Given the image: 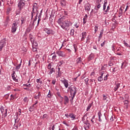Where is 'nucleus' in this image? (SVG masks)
I'll use <instances>...</instances> for the list:
<instances>
[{
	"mask_svg": "<svg viewBox=\"0 0 130 130\" xmlns=\"http://www.w3.org/2000/svg\"><path fill=\"white\" fill-rule=\"evenodd\" d=\"M60 5L62 7H64L66 6V0H61Z\"/></svg>",
	"mask_w": 130,
	"mask_h": 130,
	"instance_id": "obj_27",
	"label": "nucleus"
},
{
	"mask_svg": "<svg viewBox=\"0 0 130 130\" xmlns=\"http://www.w3.org/2000/svg\"><path fill=\"white\" fill-rule=\"evenodd\" d=\"M103 100H107V96L105 95H103Z\"/></svg>",
	"mask_w": 130,
	"mask_h": 130,
	"instance_id": "obj_44",
	"label": "nucleus"
},
{
	"mask_svg": "<svg viewBox=\"0 0 130 130\" xmlns=\"http://www.w3.org/2000/svg\"><path fill=\"white\" fill-rule=\"evenodd\" d=\"M74 48L75 49V52H77V47L76 45H74Z\"/></svg>",
	"mask_w": 130,
	"mask_h": 130,
	"instance_id": "obj_51",
	"label": "nucleus"
},
{
	"mask_svg": "<svg viewBox=\"0 0 130 130\" xmlns=\"http://www.w3.org/2000/svg\"><path fill=\"white\" fill-rule=\"evenodd\" d=\"M35 108H36V106L33 105L32 106L29 107V111H30V112H32V111H33V110H34Z\"/></svg>",
	"mask_w": 130,
	"mask_h": 130,
	"instance_id": "obj_23",
	"label": "nucleus"
},
{
	"mask_svg": "<svg viewBox=\"0 0 130 130\" xmlns=\"http://www.w3.org/2000/svg\"><path fill=\"white\" fill-rule=\"evenodd\" d=\"M23 86L27 87V88H30L31 87V84H23Z\"/></svg>",
	"mask_w": 130,
	"mask_h": 130,
	"instance_id": "obj_36",
	"label": "nucleus"
},
{
	"mask_svg": "<svg viewBox=\"0 0 130 130\" xmlns=\"http://www.w3.org/2000/svg\"><path fill=\"white\" fill-rule=\"evenodd\" d=\"M63 124H65V125H67V126H68V123H67V122L63 121Z\"/></svg>",
	"mask_w": 130,
	"mask_h": 130,
	"instance_id": "obj_59",
	"label": "nucleus"
},
{
	"mask_svg": "<svg viewBox=\"0 0 130 130\" xmlns=\"http://www.w3.org/2000/svg\"><path fill=\"white\" fill-rule=\"evenodd\" d=\"M6 39H4L0 42V50H3V48L6 46Z\"/></svg>",
	"mask_w": 130,
	"mask_h": 130,
	"instance_id": "obj_6",
	"label": "nucleus"
},
{
	"mask_svg": "<svg viewBox=\"0 0 130 130\" xmlns=\"http://www.w3.org/2000/svg\"><path fill=\"white\" fill-rule=\"evenodd\" d=\"M36 82L39 84V85H42L43 84V82L41 81V78L37 79Z\"/></svg>",
	"mask_w": 130,
	"mask_h": 130,
	"instance_id": "obj_20",
	"label": "nucleus"
},
{
	"mask_svg": "<svg viewBox=\"0 0 130 130\" xmlns=\"http://www.w3.org/2000/svg\"><path fill=\"white\" fill-rule=\"evenodd\" d=\"M104 75V72H103L101 76L99 77H98V81L99 82H101V81H103V75Z\"/></svg>",
	"mask_w": 130,
	"mask_h": 130,
	"instance_id": "obj_15",
	"label": "nucleus"
},
{
	"mask_svg": "<svg viewBox=\"0 0 130 130\" xmlns=\"http://www.w3.org/2000/svg\"><path fill=\"white\" fill-rule=\"evenodd\" d=\"M53 64V63H49L48 65V69L49 70H51V69H52V67Z\"/></svg>",
	"mask_w": 130,
	"mask_h": 130,
	"instance_id": "obj_30",
	"label": "nucleus"
},
{
	"mask_svg": "<svg viewBox=\"0 0 130 130\" xmlns=\"http://www.w3.org/2000/svg\"><path fill=\"white\" fill-rule=\"evenodd\" d=\"M87 37V32H84L82 33L81 41H84L85 39Z\"/></svg>",
	"mask_w": 130,
	"mask_h": 130,
	"instance_id": "obj_11",
	"label": "nucleus"
},
{
	"mask_svg": "<svg viewBox=\"0 0 130 130\" xmlns=\"http://www.w3.org/2000/svg\"><path fill=\"white\" fill-rule=\"evenodd\" d=\"M24 89L26 90V91H29L30 90V89L28 88H24Z\"/></svg>",
	"mask_w": 130,
	"mask_h": 130,
	"instance_id": "obj_60",
	"label": "nucleus"
},
{
	"mask_svg": "<svg viewBox=\"0 0 130 130\" xmlns=\"http://www.w3.org/2000/svg\"><path fill=\"white\" fill-rule=\"evenodd\" d=\"M94 54H91L88 57V60L90 61L92 60V59H94Z\"/></svg>",
	"mask_w": 130,
	"mask_h": 130,
	"instance_id": "obj_21",
	"label": "nucleus"
},
{
	"mask_svg": "<svg viewBox=\"0 0 130 130\" xmlns=\"http://www.w3.org/2000/svg\"><path fill=\"white\" fill-rule=\"evenodd\" d=\"M11 100H14V95L13 94L11 95Z\"/></svg>",
	"mask_w": 130,
	"mask_h": 130,
	"instance_id": "obj_56",
	"label": "nucleus"
},
{
	"mask_svg": "<svg viewBox=\"0 0 130 130\" xmlns=\"http://www.w3.org/2000/svg\"><path fill=\"white\" fill-rule=\"evenodd\" d=\"M23 101H24V102H25V103H26L27 102H29V99H28L27 97H25L23 99Z\"/></svg>",
	"mask_w": 130,
	"mask_h": 130,
	"instance_id": "obj_32",
	"label": "nucleus"
},
{
	"mask_svg": "<svg viewBox=\"0 0 130 130\" xmlns=\"http://www.w3.org/2000/svg\"><path fill=\"white\" fill-rule=\"evenodd\" d=\"M112 50L113 51H114L115 50V44H113L112 46Z\"/></svg>",
	"mask_w": 130,
	"mask_h": 130,
	"instance_id": "obj_38",
	"label": "nucleus"
},
{
	"mask_svg": "<svg viewBox=\"0 0 130 130\" xmlns=\"http://www.w3.org/2000/svg\"><path fill=\"white\" fill-rule=\"evenodd\" d=\"M100 8H101V5L100 4H99L98 6H97V9L98 10L100 9Z\"/></svg>",
	"mask_w": 130,
	"mask_h": 130,
	"instance_id": "obj_54",
	"label": "nucleus"
},
{
	"mask_svg": "<svg viewBox=\"0 0 130 130\" xmlns=\"http://www.w3.org/2000/svg\"><path fill=\"white\" fill-rule=\"evenodd\" d=\"M119 17H120V16H121V15H122V11H121V10L119 11Z\"/></svg>",
	"mask_w": 130,
	"mask_h": 130,
	"instance_id": "obj_47",
	"label": "nucleus"
},
{
	"mask_svg": "<svg viewBox=\"0 0 130 130\" xmlns=\"http://www.w3.org/2000/svg\"><path fill=\"white\" fill-rule=\"evenodd\" d=\"M30 41H31V43L34 44L35 42L34 39H33L32 38H31Z\"/></svg>",
	"mask_w": 130,
	"mask_h": 130,
	"instance_id": "obj_45",
	"label": "nucleus"
},
{
	"mask_svg": "<svg viewBox=\"0 0 130 130\" xmlns=\"http://www.w3.org/2000/svg\"><path fill=\"white\" fill-rule=\"evenodd\" d=\"M94 75H95V73H94V72H92V73L90 74L91 77H94Z\"/></svg>",
	"mask_w": 130,
	"mask_h": 130,
	"instance_id": "obj_53",
	"label": "nucleus"
},
{
	"mask_svg": "<svg viewBox=\"0 0 130 130\" xmlns=\"http://www.w3.org/2000/svg\"><path fill=\"white\" fill-rule=\"evenodd\" d=\"M0 109L2 113V116H3V117H6L8 115V111L7 110V109H4V107L1 106Z\"/></svg>",
	"mask_w": 130,
	"mask_h": 130,
	"instance_id": "obj_5",
	"label": "nucleus"
},
{
	"mask_svg": "<svg viewBox=\"0 0 130 130\" xmlns=\"http://www.w3.org/2000/svg\"><path fill=\"white\" fill-rule=\"evenodd\" d=\"M12 78L15 82H18V79H17V77H15V74L14 73L12 74Z\"/></svg>",
	"mask_w": 130,
	"mask_h": 130,
	"instance_id": "obj_28",
	"label": "nucleus"
},
{
	"mask_svg": "<svg viewBox=\"0 0 130 130\" xmlns=\"http://www.w3.org/2000/svg\"><path fill=\"white\" fill-rule=\"evenodd\" d=\"M53 94H52V93L50 91V90H49L48 94L47 95V98H49L50 99L51 97H52Z\"/></svg>",
	"mask_w": 130,
	"mask_h": 130,
	"instance_id": "obj_19",
	"label": "nucleus"
},
{
	"mask_svg": "<svg viewBox=\"0 0 130 130\" xmlns=\"http://www.w3.org/2000/svg\"><path fill=\"white\" fill-rule=\"evenodd\" d=\"M103 35V30H101L100 36L99 37V39H100L101 38H102Z\"/></svg>",
	"mask_w": 130,
	"mask_h": 130,
	"instance_id": "obj_33",
	"label": "nucleus"
},
{
	"mask_svg": "<svg viewBox=\"0 0 130 130\" xmlns=\"http://www.w3.org/2000/svg\"><path fill=\"white\" fill-rule=\"evenodd\" d=\"M69 98L68 96H67V95H64V104L65 105H67V104H68V103H69Z\"/></svg>",
	"mask_w": 130,
	"mask_h": 130,
	"instance_id": "obj_12",
	"label": "nucleus"
},
{
	"mask_svg": "<svg viewBox=\"0 0 130 130\" xmlns=\"http://www.w3.org/2000/svg\"><path fill=\"white\" fill-rule=\"evenodd\" d=\"M55 58H56V55H54L52 56V59L53 60H55Z\"/></svg>",
	"mask_w": 130,
	"mask_h": 130,
	"instance_id": "obj_43",
	"label": "nucleus"
},
{
	"mask_svg": "<svg viewBox=\"0 0 130 130\" xmlns=\"http://www.w3.org/2000/svg\"><path fill=\"white\" fill-rule=\"evenodd\" d=\"M57 54L58 55V56H61L62 57L66 56V54H64V52L61 51L57 52Z\"/></svg>",
	"mask_w": 130,
	"mask_h": 130,
	"instance_id": "obj_10",
	"label": "nucleus"
},
{
	"mask_svg": "<svg viewBox=\"0 0 130 130\" xmlns=\"http://www.w3.org/2000/svg\"><path fill=\"white\" fill-rule=\"evenodd\" d=\"M107 78H108V75H106L105 77L104 78V81H106L107 80Z\"/></svg>",
	"mask_w": 130,
	"mask_h": 130,
	"instance_id": "obj_41",
	"label": "nucleus"
},
{
	"mask_svg": "<svg viewBox=\"0 0 130 130\" xmlns=\"http://www.w3.org/2000/svg\"><path fill=\"white\" fill-rule=\"evenodd\" d=\"M83 2V0H79V5H81V3H82Z\"/></svg>",
	"mask_w": 130,
	"mask_h": 130,
	"instance_id": "obj_64",
	"label": "nucleus"
},
{
	"mask_svg": "<svg viewBox=\"0 0 130 130\" xmlns=\"http://www.w3.org/2000/svg\"><path fill=\"white\" fill-rule=\"evenodd\" d=\"M44 31L47 33V34H54V31L52 30V29H49L48 28H45Z\"/></svg>",
	"mask_w": 130,
	"mask_h": 130,
	"instance_id": "obj_9",
	"label": "nucleus"
},
{
	"mask_svg": "<svg viewBox=\"0 0 130 130\" xmlns=\"http://www.w3.org/2000/svg\"><path fill=\"white\" fill-rule=\"evenodd\" d=\"M12 10H13V9L12 8V7H9L7 8V11H6V14L7 15H9V14H10V13L11 12V11H12Z\"/></svg>",
	"mask_w": 130,
	"mask_h": 130,
	"instance_id": "obj_18",
	"label": "nucleus"
},
{
	"mask_svg": "<svg viewBox=\"0 0 130 130\" xmlns=\"http://www.w3.org/2000/svg\"><path fill=\"white\" fill-rule=\"evenodd\" d=\"M84 18L85 19V20H87V18H88V15L85 14V15L84 17Z\"/></svg>",
	"mask_w": 130,
	"mask_h": 130,
	"instance_id": "obj_57",
	"label": "nucleus"
},
{
	"mask_svg": "<svg viewBox=\"0 0 130 130\" xmlns=\"http://www.w3.org/2000/svg\"><path fill=\"white\" fill-rule=\"evenodd\" d=\"M74 32H75V30L74 29H71V32H70L71 35H72V36L74 35Z\"/></svg>",
	"mask_w": 130,
	"mask_h": 130,
	"instance_id": "obj_40",
	"label": "nucleus"
},
{
	"mask_svg": "<svg viewBox=\"0 0 130 130\" xmlns=\"http://www.w3.org/2000/svg\"><path fill=\"white\" fill-rule=\"evenodd\" d=\"M85 10L88 13L89 11L91 10V5H90V4H89V3L85 4Z\"/></svg>",
	"mask_w": 130,
	"mask_h": 130,
	"instance_id": "obj_8",
	"label": "nucleus"
},
{
	"mask_svg": "<svg viewBox=\"0 0 130 130\" xmlns=\"http://www.w3.org/2000/svg\"><path fill=\"white\" fill-rule=\"evenodd\" d=\"M37 96H38V97L40 98L41 96V94H40V92H39Z\"/></svg>",
	"mask_w": 130,
	"mask_h": 130,
	"instance_id": "obj_61",
	"label": "nucleus"
},
{
	"mask_svg": "<svg viewBox=\"0 0 130 130\" xmlns=\"http://www.w3.org/2000/svg\"><path fill=\"white\" fill-rule=\"evenodd\" d=\"M21 63L19 64H18L17 66H16V70H20V68H21Z\"/></svg>",
	"mask_w": 130,
	"mask_h": 130,
	"instance_id": "obj_34",
	"label": "nucleus"
},
{
	"mask_svg": "<svg viewBox=\"0 0 130 130\" xmlns=\"http://www.w3.org/2000/svg\"><path fill=\"white\" fill-rule=\"evenodd\" d=\"M90 126H91V124H90V123H86L85 124L84 127L85 130H87L89 129V127H90Z\"/></svg>",
	"mask_w": 130,
	"mask_h": 130,
	"instance_id": "obj_14",
	"label": "nucleus"
},
{
	"mask_svg": "<svg viewBox=\"0 0 130 130\" xmlns=\"http://www.w3.org/2000/svg\"><path fill=\"white\" fill-rule=\"evenodd\" d=\"M110 9V7L109 6H108L107 8V10L105 11V12L107 13V12H108Z\"/></svg>",
	"mask_w": 130,
	"mask_h": 130,
	"instance_id": "obj_42",
	"label": "nucleus"
},
{
	"mask_svg": "<svg viewBox=\"0 0 130 130\" xmlns=\"http://www.w3.org/2000/svg\"><path fill=\"white\" fill-rule=\"evenodd\" d=\"M55 72V69H54V68H52L51 69H50V71H49V75H51L52 73H54Z\"/></svg>",
	"mask_w": 130,
	"mask_h": 130,
	"instance_id": "obj_24",
	"label": "nucleus"
},
{
	"mask_svg": "<svg viewBox=\"0 0 130 130\" xmlns=\"http://www.w3.org/2000/svg\"><path fill=\"white\" fill-rule=\"evenodd\" d=\"M77 63H78V64H81V63H82V58L79 57L77 59Z\"/></svg>",
	"mask_w": 130,
	"mask_h": 130,
	"instance_id": "obj_26",
	"label": "nucleus"
},
{
	"mask_svg": "<svg viewBox=\"0 0 130 130\" xmlns=\"http://www.w3.org/2000/svg\"><path fill=\"white\" fill-rule=\"evenodd\" d=\"M57 23L61 26L62 29H66V27H69L71 26L72 22L69 20H66L64 18L62 17L59 19L57 21Z\"/></svg>",
	"mask_w": 130,
	"mask_h": 130,
	"instance_id": "obj_1",
	"label": "nucleus"
},
{
	"mask_svg": "<svg viewBox=\"0 0 130 130\" xmlns=\"http://www.w3.org/2000/svg\"><path fill=\"white\" fill-rule=\"evenodd\" d=\"M6 22H10V17L9 16L6 18Z\"/></svg>",
	"mask_w": 130,
	"mask_h": 130,
	"instance_id": "obj_48",
	"label": "nucleus"
},
{
	"mask_svg": "<svg viewBox=\"0 0 130 130\" xmlns=\"http://www.w3.org/2000/svg\"><path fill=\"white\" fill-rule=\"evenodd\" d=\"M36 14H38V4L34 3L32 4V9L31 11V19H33V16Z\"/></svg>",
	"mask_w": 130,
	"mask_h": 130,
	"instance_id": "obj_2",
	"label": "nucleus"
},
{
	"mask_svg": "<svg viewBox=\"0 0 130 130\" xmlns=\"http://www.w3.org/2000/svg\"><path fill=\"white\" fill-rule=\"evenodd\" d=\"M92 105H93V104H92V103L89 104L87 108L86 111H89V110H90V109L92 107Z\"/></svg>",
	"mask_w": 130,
	"mask_h": 130,
	"instance_id": "obj_29",
	"label": "nucleus"
},
{
	"mask_svg": "<svg viewBox=\"0 0 130 130\" xmlns=\"http://www.w3.org/2000/svg\"><path fill=\"white\" fill-rule=\"evenodd\" d=\"M98 116H99V121L101 122L102 121V114H101V112H99L98 113Z\"/></svg>",
	"mask_w": 130,
	"mask_h": 130,
	"instance_id": "obj_22",
	"label": "nucleus"
},
{
	"mask_svg": "<svg viewBox=\"0 0 130 130\" xmlns=\"http://www.w3.org/2000/svg\"><path fill=\"white\" fill-rule=\"evenodd\" d=\"M72 130H78V127L77 126L74 127Z\"/></svg>",
	"mask_w": 130,
	"mask_h": 130,
	"instance_id": "obj_55",
	"label": "nucleus"
},
{
	"mask_svg": "<svg viewBox=\"0 0 130 130\" xmlns=\"http://www.w3.org/2000/svg\"><path fill=\"white\" fill-rule=\"evenodd\" d=\"M88 81H89V79L86 78V79H85V82L86 83H88Z\"/></svg>",
	"mask_w": 130,
	"mask_h": 130,
	"instance_id": "obj_58",
	"label": "nucleus"
},
{
	"mask_svg": "<svg viewBox=\"0 0 130 130\" xmlns=\"http://www.w3.org/2000/svg\"><path fill=\"white\" fill-rule=\"evenodd\" d=\"M123 42H124V45H125V46H126L128 48H130L129 45H128V44H127V43H126L125 41H124Z\"/></svg>",
	"mask_w": 130,
	"mask_h": 130,
	"instance_id": "obj_31",
	"label": "nucleus"
},
{
	"mask_svg": "<svg viewBox=\"0 0 130 130\" xmlns=\"http://www.w3.org/2000/svg\"><path fill=\"white\" fill-rule=\"evenodd\" d=\"M69 116L72 119H76V115L74 113H69Z\"/></svg>",
	"mask_w": 130,
	"mask_h": 130,
	"instance_id": "obj_16",
	"label": "nucleus"
},
{
	"mask_svg": "<svg viewBox=\"0 0 130 130\" xmlns=\"http://www.w3.org/2000/svg\"><path fill=\"white\" fill-rule=\"evenodd\" d=\"M101 46H102V47H103V46H104V45H105V41L103 42V43H102V44H101Z\"/></svg>",
	"mask_w": 130,
	"mask_h": 130,
	"instance_id": "obj_52",
	"label": "nucleus"
},
{
	"mask_svg": "<svg viewBox=\"0 0 130 130\" xmlns=\"http://www.w3.org/2000/svg\"><path fill=\"white\" fill-rule=\"evenodd\" d=\"M65 116L66 117H67L68 118H69V117H70V114H65Z\"/></svg>",
	"mask_w": 130,
	"mask_h": 130,
	"instance_id": "obj_50",
	"label": "nucleus"
},
{
	"mask_svg": "<svg viewBox=\"0 0 130 130\" xmlns=\"http://www.w3.org/2000/svg\"><path fill=\"white\" fill-rule=\"evenodd\" d=\"M37 103H38V101H36V103L34 104L33 105H34V106H36V104H37Z\"/></svg>",
	"mask_w": 130,
	"mask_h": 130,
	"instance_id": "obj_63",
	"label": "nucleus"
},
{
	"mask_svg": "<svg viewBox=\"0 0 130 130\" xmlns=\"http://www.w3.org/2000/svg\"><path fill=\"white\" fill-rule=\"evenodd\" d=\"M18 27H19V21H16L13 23L11 30L12 33H15L17 31Z\"/></svg>",
	"mask_w": 130,
	"mask_h": 130,
	"instance_id": "obj_4",
	"label": "nucleus"
},
{
	"mask_svg": "<svg viewBox=\"0 0 130 130\" xmlns=\"http://www.w3.org/2000/svg\"><path fill=\"white\" fill-rule=\"evenodd\" d=\"M36 17L34 20V22L32 23L33 25H34V23H35V21H37V16H38V13H36Z\"/></svg>",
	"mask_w": 130,
	"mask_h": 130,
	"instance_id": "obj_35",
	"label": "nucleus"
},
{
	"mask_svg": "<svg viewBox=\"0 0 130 130\" xmlns=\"http://www.w3.org/2000/svg\"><path fill=\"white\" fill-rule=\"evenodd\" d=\"M61 82L63 84L66 88H68V87H69V81H68L67 79H61Z\"/></svg>",
	"mask_w": 130,
	"mask_h": 130,
	"instance_id": "obj_7",
	"label": "nucleus"
},
{
	"mask_svg": "<svg viewBox=\"0 0 130 130\" xmlns=\"http://www.w3.org/2000/svg\"><path fill=\"white\" fill-rule=\"evenodd\" d=\"M70 93L72 96V100H74V98H75L76 94L77 93V88L75 86L70 88Z\"/></svg>",
	"mask_w": 130,
	"mask_h": 130,
	"instance_id": "obj_3",
	"label": "nucleus"
},
{
	"mask_svg": "<svg viewBox=\"0 0 130 130\" xmlns=\"http://www.w3.org/2000/svg\"><path fill=\"white\" fill-rule=\"evenodd\" d=\"M35 98L37 100L39 99L40 98L37 95V96H35Z\"/></svg>",
	"mask_w": 130,
	"mask_h": 130,
	"instance_id": "obj_62",
	"label": "nucleus"
},
{
	"mask_svg": "<svg viewBox=\"0 0 130 130\" xmlns=\"http://www.w3.org/2000/svg\"><path fill=\"white\" fill-rule=\"evenodd\" d=\"M94 31L95 32H97V31H98V26L94 27Z\"/></svg>",
	"mask_w": 130,
	"mask_h": 130,
	"instance_id": "obj_46",
	"label": "nucleus"
},
{
	"mask_svg": "<svg viewBox=\"0 0 130 130\" xmlns=\"http://www.w3.org/2000/svg\"><path fill=\"white\" fill-rule=\"evenodd\" d=\"M60 69H61V66H60V65L56 67V72L58 73V75L60 74Z\"/></svg>",
	"mask_w": 130,
	"mask_h": 130,
	"instance_id": "obj_13",
	"label": "nucleus"
},
{
	"mask_svg": "<svg viewBox=\"0 0 130 130\" xmlns=\"http://www.w3.org/2000/svg\"><path fill=\"white\" fill-rule=\"evenodd\" d=\"M120 87V83H117L114 88L115 92H116V91H117V90L118 89V88H119Z\"/></svg>",
	"mask_w": 130,
	"mask_h": 130,
	"instance_id": "obj_17",
	"label": "nucleus"
},
{
	"mask_svg": "<svg viewBox=\"0 0 130 130\" xmlns=\"http://www.w3.org/2000/svg\"><path fill=\"white\" fill-rule=\"evenodd\" d=\"M107 6V1L106 0H105L104 4L103 5V11H105L106 10V6Z\"/></svg>",
	"mask_w": 130,
	"mask_h": 130,
	"instance_id": "obj_25",
	"label": "nucleus"
},
{
	"mask_svg": "<svg viewBox=\"0 0 130 130\" xmlns=\"http://www.w3.org/2000/svg\"><path fill=\"white\" fill-rule=\"evenodd\" d=\"M56 81H55V80H53L52 81V83L53 84V85H55V82H56Z\"/></svg>",
	"mask_w": 130,
	"mask_h": 130,
	"instance_id": "obj_49",
	"label": "nucleus"
},
{
	"mask_svg": "<svg viewBox=\"0 0 130 130\" xmlns=\"http://www.w3.org/2000/svg\"><path fill=\"white\" fill-rule=\"evenodd\" d=\"M109 67H112V66H113V62H112V61H110L109 62Z\"/></svg>",
	"mask_w": 130,
	"mask_h": 130,
	"instance_id": "obj_37",
	"label": "nucleus"
},
{
	"mask_svg": "<svg viewBox=\"0 0 130 130\" xmlns=\"http://www.w3.org/2000/svg\"><path fill=\"white\" fill-rule=\"evenodd\" d=\"M21 111H22V110L20 109H18V112L19 113H17V114L18 115H21V114H22V113L21 112Z\"/></svg>",
	"mask_w": 130,
	"mask_h": 130,
	"instance_id": "obj_39",
	"label": "nucleus"
}]
</instances>
